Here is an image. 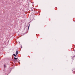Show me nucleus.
Returning <instances> with one entry per match:
<instances>
[{"label": "nucleus", "instance_id": "obj_1", "mask_svg": "<svg viewBox=\"0 0 75 75\" xmlns=\"http://www.w3.org/2000/svg\"><path fill=\"white\" fill-rule=\"evenodd\" d=\"M18 52L17 51H16V55H17L18 54Z\"/></svg>", "mask_w": 75, "mask_h": 75}, {"label": "nucleus", "instance_id": "obj_2", "mask_svg": "<svg viewBox=\"0 0 75 75\" xmlns=\"http://www.w3.org/2000/svg\"><path fill=\"white\" fill-rule=\"evenodd\" d=\"M14 59H15V60H17V59H18V58H17L16 57H14Z\"/></svg>", "mask_w": 75, "mask_h": 75}, {"label": "nucleus", "instance_id": "obj_3", "mask_svg": "<svg viewBox=\"0 0 75 75\" xmlns=\"http://www.w3.org/2000/svg\"><path fill=\"white\" fill-rule=\"evenodd\" d=\"M13 56H14V57H17V56H16V55L15 54H13Z\"/></svg>", "mask_w": 75, "mask_h": 75}, {"label": "nucleus", "instance_id": "obj_4", "mask_svg": "<svg viewBox=\"0 0 75 75\" xmlns=\"http://www.w3.org/2000/svg\"><path fill=\"white\" fill-rule=\"evenodd\" d=\"M72 71L73 72H75V69H73L72 70Z\"/></svg>", "mask_w": 75, "mask_h": 75}, {"label": "nucleus", "instance_id": "obj_5", "mask_svg": "<svg viewBox=\"0 0 75 75\" xmlns=\"http://www.w3.org/2000/svg\"><path fill=\"white\" fill-rule=\"evenodd\" d=\"M30 25H29L28 26V30H29V28L30 27Z\"/></svg>", "mask_w": 75, "mask_h": 75}, {"label": "nucleus", "instance_id": "obj_6", "mask_svg": "<svg viewBox=\"0 0 75 75\" xmlns=\"http://www.w3.org/2000/svg\"><path fill=\"white\" fill-rule=\"evenodd\" d=\"M4 67H6V65H4Z\"/></svg>", "mask_w": 75, "mask_h": 75}, {"label": "nucleus", "instance_id": "obj_7", "mask_svg": "<svg viewBox=\"0 0 75 75\" xmlns=\"http://www.w3.org/2000/svg\"><path fill=\"white\" fill-rule=\"evenodd\" d=\"M23 47H22V46H21V48H22Z\"/></svg>", "mask_w": 75, "mask_h": 75}, {"label": "nucleus", "instance_id": "obj_8", "mask_svg": "<svg viewBox=\"0 0 75 75\" xmlns=\"http://www.w3.org/2000/svg\"><path fill=\"white\" fill-rule=\"evenodd\" d=\"M32 11H33V9H32Z\"/></svg>", "mask_w": 75, "mask_h": 75}, {"label": "nucleus", "instance_id": "obj_9", "mask_svg": "<svg viewBox=\"0 0 75 75\" xmlns=\"http://www.w3.org/2000/svg\"><path fill=\"white\" fill-rule=\"evenodd\" d=\"M14 62H15V60H14Z\"/></svg>", "mask_w": 75, "mask_h": 75}, {"label": "nucleus", "instance_id": "obj_10", "mask_svg": "<svg viewBox=\"0 0 75 75\" xmlns=\"http://www.w3.org/2000/svg\"><path fill=\"white\" fill-rule=\"evenodd\" d=\"M36 35H37V34H36Z\"/></svg>", "mask_w": 75, "mask_h": 75}, {"label": "nucleus", "instance_id": "obj_11", "mask_svg": "<svg viewBox=\"0 0 75 75\" xmlns=\"http://www.w3.org/2000/svg\"><path fill=\"white\" fill-rule=\"evenodd\" d=\"M74 74H75V73H74Z\"/></svg>", "mask_w": 75, "mask_h": 75}]
</instances>
